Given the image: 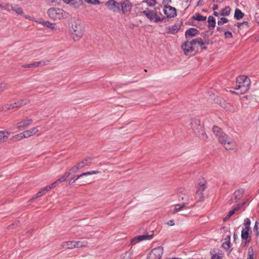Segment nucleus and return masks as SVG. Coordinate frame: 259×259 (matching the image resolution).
<instances>
[{
  "instance_id": "nucleus-1",
  "label": "nucleus",
  "mask_w": 259,
  "mask_h": 259,
  "mask_svg": "<svg viewBox=\"0 0 259 259\" xmlns=\"http://www.w3.org/2000/svg\"><path fill=\"white\" fill-rule=\"evenodd\" d=\"M212 131L219 142L223 145L226 149H233L235 147L234 140L224 133L217 126H213Z\"/></svg>"
},
{
  "instance_id": "nucleus-2",
  "label": "nucleus",
  "mask_w": 259,
  "mask_h": 259,
  "mask_svg": "<svg viewBox=\"0 0 259 259\" xmlns=\"http://www.w3.org/2000/svg\"><path fill=\"white\" fill-rule=\"evenodd\" d=\"M236 87L235 89L237 91V94H243L245 93L249 89L250 85V80L246 76L240 75L236 78Z\"/></svg>"
},
{
  "instance_id": "nucleus-3",
  "label": "nucleus",
  "mask_w": 259,
  "mask_h": 259,
  "mask_svg": "<svg viewBox=\"0 0 259 259\" xmlns=\"http://www.w3.org/2000/svg\"><path fill=\"white\" fill-rule=\"evenodd\" d=\"M191 127L195 136L202 140H206L207 136L203 126L200 124V121L198 119H194L191 122Z\"/></svg>"
},
{
  "instance_id": "nucleus-4",
  "label": "nucleus",
  "mask_w": 259,
  "mask_h": 259,
  "mask_svg": "<svg viewBox=\"0 0 259 259\" xmlns=\"http://www.w3.org/2000/svg\"><path fill=\"white\" fill-rule=\"evenodd\" d=\"M70 31L74 40L77 41L82 37L84 33V26L80 21H75L72 24Z\"/></svg>"
},
{
  "instance_id": "nucleus-5",
  "label": "nucleus",
  "mask_w": 259,
  "mask_h": 259,
  "mask_svg": "<svg viewBox=\"0 0 259 259\" xmlns=\"http://www.w3.org/2000/svg\"><path fill=\"white\" fill-rule=\"evenodd\" d=\"M207 188L206 181L203 179L201 180L197 185L195 198L197 201H203L204 200V191Z\"/></svg>"
},
{
  "instance_id": "nucleus-6",
  "label": "nucleus",
  "mask_w": 259,
  "mask_h": 259,
  "mask_svg": "<svg viewBox=\"0 0 259 259\" xmlns=\"http://www.w3.org/2000/svg\"><path fill=\"white\" fill-rule=\"evenodd\" d=\"M251 222L248 218L244 220L243 227L241 231V238L247 242L251 241V236L249 234L250 229Z\"/></svg>"
},
{
  "instance_id": "nucleus-7",
  "label": "nucleus",
  "mask_w": 259,
  "mask_h": 259,
  "mask_svg": "<svg viewBox=\"0 0 259 259\" xmlns=\"http://www.w3.org/2000/svg\"><path fill=\"white\" fill-rule=\"evenodd\" d=\"M144 14L149 20L151 21H153L155 23L162 22L166 21L165 17L161 18L159 17L156 12L152 10H145L141 12Z\"/></svg>"
},
{
  "instance_id": "nucleus-8",
  "label": "nucleus",
  "mask_w": 259,
  "mask_h": 259,
  "mask_svg": "<svg viewBox=\"0 0 259 259\" xmlns=\"http://www.w3.org/2000/svg\"><path fill=\"white\" fill-rule=\"evenodd\" d=\"M48 14L51 19L57 20L64 18L65 12L61 9L51 8L48 10Z\"/></svg>"
},
{
  "instance_id": "nucleus-9",
  "label": "nucleus",
  "mask_w": 259,
  "mask_h": 259,
  "mask_svg": "<svg viewBox=\"0 0 259 259\" xmlns=\"http://www.w3.org/2000/svg\"><path fill=\"white\" fill-rule=\"evenodd\" d=\"M163 12L166 16V18H173L177 16V10L171 6H165L163 9Z\"/></svg>"
},
{
  "instance_id": "nucleus-10",
  "label": "nucleus",
  "mask_w": 259,
  "mask_h": 259,
  "mask_svg": "<svg viewBox=\"0 0 259 259\" xmlns=\"http://www.w3.org/2000/svg\"><path fill=\"white\" fill-rule=\"evenodd\" d=\"M163 249L161 246L155 247L151 251L148 259H161Z\"/></svg>"
},
{
  "instance_id": "nucleus-11",
  "label": "nucleus",
  "mask_w": 259,
  "mask_h": 259,
  "mask_svg": "<svg viewBox=\"0 0 259 259\" xmlns=\"http://www.w3.org/2000/svg\"><path fill=\"white\" fill-rule=\"evenodd\" d=\"M133 8V4L130 0H122L121 2L120 11L123 14L130 12Z\"/></svg>"
},
{
  "instance_id": "nucleus-12",
  "label": "nucleus",
  "mask_w": 259,
  "mask_h": 259,
  "mask_svg": "<svg viewBox=\"0 0 259 259\" xmlns=\"http://www.w3.org/2000/svg\"><path fill=\"white\" fill-rule=\"evenodd\" d=\"M33 122L32 119H25L17 122L15 126L17 129L22 131L30 126Z\"/></svg>"
},
{
  "instance_id": "nucleus-13",
  "label": "nucleus",
  "mask_w": 259,
  "mask_h": 259,
  "mask_svg": "<svg viewBox=\"0 0 259 259\" xmlns=\"http://www.w3.org/2000/svg\"><path fill=\"white\" fill-rule=\"evenodd\" d=\"M193 46L192 41H185L182 45V49L186 55H190L194 51L195 49Z\"/></svg>"
},
{
  "instance_id": "nucleus-14",
  "label": "nucleus",
  "mask_w": 259,
  "mask_h": 259,
  "mask_svg": "<svg viewBox=\"0 0 259 259\" xmlns=\"http://www.w3.org/2000/svg\"><path fill=\"white\" fill-rule=\"evenodd\" d=\"M153 237V233H151L150 234H145L142 235L135 237L131 239V243H136L137 242H141L143 241L150 240Z\"/></svg>"
},
{
  "instance_id": "nucleus-15",
  "label": "nucleus",
  "mask_w": 259,
  "mask_h": 259,
  "mask_svg": "<svg viewBox=\"0 0 259 259\" xmlns=\"http://www.w3.org/2000/svg\"><path fill=\"white\" fill-rule=\"evenodd\" d=\"M182 24V22L180 21L178 23H175L171 26L166 27L167 33L171 34H175L178 32V30L180 29Z\"/></svg>"
},
{
  "instance_id": "nucleus-16",
  "label": "nucleus",
  "mask_w": 259,
  "mask_h": 259,
  "mask_svg": "<svg viewBox=\"0 0 259 259\" xmlns=\"http://www.w3.org/2000/svg\"><path fill=\"white\" fill-rule=\"evenodd\" d=\"M43 128L41 126H36L24 131L26 138L36 135L40 130Z\"/></svg>"
},
{
  "instance_id": "nucleus-17",
  "label": "nucleus",
  "mask_w": 259,
  "mask_h": 259,
  "mask_svg": "<svg viewBox=\"0 0 259 259\" xmlns=\"http://www.w3.org/2000/svg\"><path fill=\"white\" fill-rule=\"evenodd\" d=\"M93 159L91 157H88L83 159L81 162H78V166L81 169L85 166H89L91 165Z\"/></svg>"
},
{
  "instance_id": "nucleus-18",
  "label": "nucleus",
  "mask_w": 259,
  "mask_h": 259,
  "mask_svg": "<svg viewBox=\"0 0 259 259\" xmlns=\"http://www.w3.org/2000/svg\"><path fill=\"white\" fill-rule=\"evenodd\" d=\"M199 34V31L195 28H191L187 30L185 32V36L186 38L189 37L195 36Z\"/></svg>"
},
{
  "instance_id": "nucleus-19",
  "label": "nucleus",
  "mask_w": 259,
  "mask_h": 259,
  "mask_svg": "<svg viewBox=\"0 0 259 259\" xmlns=\"http://www.w3.org/2000/svg\"><path fill=\"white\" fill-rule=\"evenodd\" d=\"M245 192V190L243 188H240L236 191L234 193V198L235 199V202H237L242 197Z\"/></svg>"
},
{
  "instance_id": "nucleus-20",
  "label": "nucleus",
  "mask_w": 259,
  "mask_h": 259,
  "mask_svg": "<svg viewBox=\"0 0 259 259\" xmlns=\"http://www.w3.org/2000/svg\"><path fill=\"white\" fill-rule=\"evenodd\" d=\"M11 133L7 131H0V142H6L10 136Z\"/></svg>"
},
{
  "instance_id": "nucleus-21",
  "label": "nucleus",
  "mask_w": 259,
  "mask_h": 259,
  "mask_svg": "<svg viewBox=\"0 0 259 259\" xmlns=\"http://www.w3.org/2000/svg\"><path fill=\"white\" fill-rule=\"evenodd\" d=\"M188 205V203H183L181 204H176L175 205L174 209L172 211V213L175 214L178 211H180L181 210L183 209L184 208L186 207V206Z\"/></svg>"
},
{
  "instance_id": "nucleus-22",
  "label": "nucleus",
  "mask_w": 259,
  "mask_h": 259,
  "mask_svg": "<svg viewBox=\"0 0 259 259\" xmlns=\"http://www.w3.org/2000/svg\"><path fill=\"white\" fill-rule=\"evenodd\" d=\"M116 1L114 0H109L108 1L105 5L111 10L115 11V8L116 6Z\"/></svg>"
},
{
  "instance_id": "nucleus-23",
  "label": "nucleus",
  "mask_w": 259,
  "mask_h": 259,
  "mask_svg": "<svg viewBox=\"0 0 259 259\" xmlns=\"http://www.w3.org/2000/svg\"><path fill=\"white\" fill-rule=\"evenodd\" d=\"M207 22L208 23V27L209 29L211 30V27L213 29L215 26V19L211 16H210L208 18Z\"/></svg>"
},
{
  "instance_id": "nucleus-24",
  "label": "nucleus",
  "mask_w": 259,
  "mask_h": 259,
  "mask_svg": "<svg viewBox=\"0 0 259 259\" xmlns=\"http://www.w3.org/2000/svg\"><path fill=\"white\" fill-rule=\"evenodd\" d=\"M244 15V13L242 12V11L238 9H236L235 10L234 13V17L236 20H240L243 17Z\"/></svg>"
},
{
  "instance_id": "nucleus-25",
  "label": "nucleus",
  "mask_w": 259,
  "mask_h": 259,
  "mask_svg": "<svg viewBox=\"0 0 259 259\" xmlns=\"http://www.w3.org/2000/svg\"><path fill=\"white\" fill-rule=\"evenodd\" d=\"M192 19L194 20H197L198 21H204L205 22L206 20V17L203 16L199 13H197L195 16L192 17Z\"/></svg>"
},
{
  "instance_id": "nucleus-26",
  "label": "nucleus",
  "mask_w": 259,
  "mask_h": 259,
  "mask_svg": "<svg viewBox=\"0 0 259 259\" xmlns=\"http://www.w3.org/2000/svg\"><path fill=\"white\" fill-rule=\"evenodd\" d=\"M70 175V172H66L65 173H64V175H63L60 178L57 179L56 181L58 183H62L65 181Z\"/></svg>"
},
{
  "instance_id": "nucleus-27",
  "label": "nucleus",
  "mask_w": 259,
  "mask_h": 259,
  "mask_svg": "<svg viewBox=\"0 0 259 259\" xmlns=\"http://www.w3.org/2000/svg\"><path fill=\"white\" fill-rule=\"evenodd\" d=\"M23 138H26L24 132L14 136L12 137V140L17 141L21 140Z\"/></svg>"
},
{
  "instance_id": "nucleus-28",
  "label": "nucleus",
  "mask_w": 259,
  "mask_h": 259,
  "mask_svg": "<svg viewBox=\"0 0 259 259\" xmlns=\"http://www.w3.org/2000/svg\"><path fill=\"white\" fill-rule=\"evenodd\" d=\"M247 259H255L254 251L252 246L248 248Z\"/></svg>"
},
{
  "instance_id": "nucleus-29",
  "label": "nucleus",
  "mask_w": 259,
  "mask_h": 259,
  "mask_svg": "<svg viewBox=\"0 0 259 259\" xmlns=\"http://www.w3.org/2000/svg\"><path fill=\"white\" fill-rule=\"evenodd\" d=\"M231 9L229 7H226L223 9L220 12V15L222 16H228L230 15Z\"/></svg>"
},
{
  "instance_id": "nucleus-30",
  "label": "nucleus",
  "mask_w": 259,
  "mask_h": 259,
  "mask_svg": "<svg viewBox=\"0 0 259 259\" xmlns=\"http://www.w3.org/2000/svg\"><path fill=\"white\" fill-rule=\"evenodd\" d=\"M191 41L192 43L193 44L194 46L196 44H198L200 46H202V45L206 44V42H204L202 40V38L200 37L196 38L195 39H194Z\"/></svg>"
},
{
  "instance_id": "nucleus-31",
  "label": "nucleus",
  "mask_w": 259,
  "mask_h": 259,
  "mask_svg": "<svg viewBox=\"0 0 259 259\" xmlns=\"http://www.w3.org/2000/svg\"><path fill=\"white\" fill-rule=\"evenodd\" d=\"M259 223L257 221H256L254 224V226L253 228V232L256 238H258L259 237V228H258Z\"/></svg>"
},
{
  "instance_id": "nucleus-32",
  "label": "nucleus",
  "mask_w": 259,
  "mask_h": 259,
  "mask_svg": "<svg viewBox=\"0 0 259 259\" xmlns=\"http://www.w3.org/2000/svg\"><path fill=\"white\" fill-rule=\"evenodd\" d=\"M179 201H185V203H188V204L189 203V195L188 193L184 194L183 195H180L179 196Z\"/></svg>"
},
{
  "instance_id": "nucleus-33",
  "label": "nucleus",
  "mask_w": 259,
  "mask_h": 259,
  "mask_svg": "<svg viewBox=\"0 0 259 259\" xmlns=\"http://www.w3.org/2000/svg\"><path fill=\"white\" fill-rule=\"evenodd\" d=\"M13 11L15 12L16 13L21 15L23 13V10L21 8L17 6H15L12 8Z\"/></svg>"
},
{
  "instance_id": "nucleus-34",
  "label": "nucleus",
  "mask_w": 259,
  "mask_h": 259,
  "mask_svg": "<svg viewBox=\"0 0 259 259\" xmlns=\"http://www.w3.org/2000/svg\"><path fill=\"white\" fill-rule=\"evenodd\" d=\"M237 26L240 29L247 28L249 27L248 23L247 21H244L242 23H238Z\"/></svg>"
},
{
  "instance_id": "nucleus-35",
  "label": "nucleus",
  "mask_w": 259,
  "mask_h": 259,
  "mask_svg": "<svg viewBox=\"0 0 259 259\" xmlns=\"http://www.w3.org/2000/svg\"><path fill=\"white\" fill-rule=\"evenodd\" d=\"M83 245L81 244H66V248H78V247H82Z\"/></svg>"
},
{
  "instance_id": "nucleus-36",
  "label": "nucleus",
  "mask_w": 259,
  "mask_h": 259,
  "mask_svg": "<svg viewBox=\"0 0 259 259\" xmlns=\"http://www.w3.org/2000/svg\"><path fill=\"white\" fill-rule=\"evenodd\" d=\"M223 253L222 251L212 254L211 259H223Z\"/></svg>"
},
{
  "instance_id": "nucleus-37",
  "label": "nucleus",
  "mask_w": 259,
  "mask_h": 259,
  "mask_svg": "<svg viewBox=\"0 0 259 259\" xmlns=\"http://www.w3.org/2000/svg\"><path fill=\"white\" fill-rule=\"evenodd\" d=\"M47 62H48L47 61ZM46 61H38V62H35L34 63H32L31 66L32 67H38L39 66H44L46 64Z\"/></svg>"
},
{
  "instance_id": "nucleus-38",
  "label": "nucleus",
  "mask_w": 259,
  "mask_h": 259,
  "mask_svg": "<svg viewBox=\"0 0 259 259\" xmlns=\"http://www.w3.org/2000/svg\"><path fill=\"white\" fill-rule=\"evenodd\" d=\"M143 2L146 3L149 7L154 6L157 3L156 0H144Z\"/></svg>"
},
{
  "instance_id": "nucleus-39",
  "label": "nucleus",
  "mask_w": 259,
  "mask_h": 259,
  "mask_svg": "<svg viewBox=\"0 0 259 259\" xmlns=\"http://www.w3.org/2000/svg\"><path fill=\"white\" fill-rule=\"evenodd\" d=\"M8 89L7 83L3 82L0 83V93Z\"/></svg>"
},
{
  "instance_id": "nucleus-40",
  "label": "nucleus",
  "mask_w": 259,
  "mask_h": 259,
  "mask_svg": "<svg viewBox=\"0 0 259 259\" xmlns=\"http://www.w3.org/2000/svg\"><path fill=\"white\" fill-rule=\"evenodd\" d=\"M222 247L225 249L228 253H230L232 250L231 244H222Z\"/></svg>"
},
{
  "instance_id": "nucleus-41",
  "label": "nucleus",
  "mask_w": 259,
  "mask_h": 259,
  "mask_svg": "<svg viewBox=\"0 0 259 259\" xmlns=\"http://www.w3.org/2000/svg\"><path fill=\"white\" fill-rule=\"evenodd\" d=\"M99 173H100V171H98V170H92V171H87V172H83L82 173V175H83V176H88V175L98 174H99Z\"/></svg>"
},
{
  "instance_id": "nucleus-42",
  "label": "nucleus",
  "mask_w": 259,
  "mask_h": 259,
  "mask_svg": "<svg viewBox=\"0 0 259 259\" xmlns=\"http://www.w3.org/2000/svg\"><path fill=\"white\" fill-rule=\"evenodd\" d=\"M15 108L14 106L13 105V104H8L4 106L3 107V110L5 111L8 110H12L13 109Z\"/></svg>"
},
{
  "instance_id": "nucleus-43",
  "label": "nucleus",
  "mask_w": 259,
  "mask_h": 259,
  "mask_svg": "<svg viewBox=\"0 0 259 259\" xmlns=\"http://www.w3.org/2000/svg\"><path fill=\"white\" fill-rule=\"evenodd\" d=\"M228 19L225 17L221 18L220 20L218 22V24L219 25H222L224 23L228 22Z\"/></svg>"
},
{
  "instance_id": "nucleus-44",
  "label": "nucleus",
  "mask_w": 259,
  "mask_h": 259,
  "mask_svg": "<svg viewBox=\"0 0 259 259\" xmlns=\"http://www.w3.org/2000/svg\"><path fill=\"white\" fill-rule=\"evenodd\" d=\"M81 169L80 168V167L78 166V164H77L76 165L73 166L71 169H70V171H71V174H74V173H76L77 172V171Z\"/></svg>"
},
{
  "instance_id": "nucleus-45",
  "label": "nucleus",
  "mask_w": 259,
  "mask_h": 259,
  "mask_svg": "<svg viewBox=\"0 0 259 259\" xmlns=\"http://www.w3.org/2000/svg\"><path fill=\"white\" fill-rule=\"evenodd\" d=\"M133 254L131 252H126L124 254L122 259H131L132 258Z\"/></svg>"
},
{
  "instance_id": "nucleus-46",
  "label": "nucleus",
  "mask_w": 259,
  "mask_h": 259,
  "mask_svg": "<svg viewBox=\"0 0 259 259\" xmlns=\"http://www.w3.org/2000/svg\"><path fill=\"white\" fill-rule=\"evenodd\" d=\"M235 212V211L234 210V209L231 211H230L228 212V214L225 217L224 219V221H225L227 220H228L230 217H231L232 215H233Z\"/></svg>"
},
{
  "instance_id": "nucleus-47",
  "label": "nucleus",
  "mask_w": 259,
  "mask_h": 259,
  "mask_svg": "<svg viewBox=\"0 0 259 259\" xmlns=\"http://www.w3.org/2000/svg\"><path fill=\"white\" fill-rule=\"evenodd\" d=\"M84 1L87 3L92 5H99L100 3L98 0H84Z\"/></svg>"
},
{
  "instance_id": "nucleus-48",
  "label": "nucleus",
  "mask_w": 259,
  "mask_h": 259,
  "mask_svg": "<svg viewBox=\"0 0 259 259\" xmlns=\"http://www.w3.org/2000/svg\"><path fill=\"white\" fill-rule=\"evenodd\" d=\"M83 175H82V173L78 176H77V177H75V176H73L72 177V180H73V181H70L69 182V184H72L73 183H74L76 180H77L78 179H79V178H80L81 177H83Z\"/></svg>"
},
{
  "instance_id": "nucleus-49",
  "label": "nucleus",
  "mask_w": 259,
  "mask_h": 259,
  "mask_svg": "<svg viewBox=\"0 0 259 259\" xmlns=\"http://www.w3.org/2000/svg\"><path fill=\"white\" fill-rule=\"evenodd\" d=\"M21 103V106H23L24 105H27L30 102V100L28 99H23L19 101Z\"/></svg>"
},
{
  "instance_id": "nucleus-50",
  "label": "nucleus",
  "mask_w": 259,
  "mask_h": 259,
  "mask_svg": "<svg viewBox=\"0 0 259 259\" xmlns=\"http://www.w3.org/2000/svg\"><path fill=\"white\" fill-rule=\"evenodd\" d=\"M224 35L226 38H231L233 36L232 32L229 31L225 32Z\"/></svg>"
},
{
  "instance_id": "nucleus-51",
  "label": "nucleus",
  "mask_w": 259,
  "mask_h": 259,
  "mask_svg": "<svg viewBox=\"0 0 259 259\" xmlns=\"http://www.w3.org/2000/svg\"><path fill=\"white\" fill-rule=\"evenodd\" d=\"M42 195L41 191H38L35 195L32 197V199H36Z\"/></svg>"
},
{
  "instance_id": "nucleus-52",
  "label": "nucleus",
  "mask_w": 259,
  "mask_h": 259,
  "mask_svg": "<svg viewBox=\"0 0 259 259\" xmlns=\"http://www.w3.org/2000/svg\"><path fill=\"white\" fill-rule=\"evenodd\" d=\"M44 25L52 29L54 28V27L53 26V24H52L49 21H46L44 23Z\"/></svg>"
},
{
  "instance_id": "nucleus-53",
  "label": "nucleus",
  "mask_w": 259,
  "mask_h": 259,
  "mask_svg": "<svg viewBox=\"0 0 259 259\" xmlns=\"http://www.w3.org/2000/svg\"><path fill=\"white\" fill-rule=\"evenodd\" d=\"M244 205V203H243L242 204H238L236 207L234 208V210L236 211L240 209Z\"/></svg>"
},
{
  "instance_id": "nucleus-54",
  "label": "nucleus",
  "mask_w": 259,
  "mask_h": 259,
  "mask_svg": "<svg viewBox=\"0 0 259 259\" xmlns=\"http://www.w3.org/2000/svg\"><path fill=\"white\" fill-rule=\"evenodd\" d=\"M224 240L225 241L223 243H230V235H227Z\"/></svg>"
},
{
  "instance_id": "nucleus-55",
  "label": "nucleus",
  "mask_w": 259,
  "mask_h": 259,
  "mask_svg": "<svg viewBox=\"0 0 259 259\" xmlns=\"http://www.w3.org/2000/svg\"><path fill=\"white\" fill-rule=\"evenodd\" d=\"M13 104V105L14 106L15 108H19V107H21V103L19 101L18 102H15Z\"/></svg>"
},
{
  "instance_id": "nucleus-56",
  "label": "nucleus",
  "mask_w": 259,
  "mask_h": 259,
  "mask_svg": "<svg viewBox=\"0 0 259 259\" xmlns=\"http://www.w3.org/2000/svg\"><path fill=\"white\" fill-rule=\"evenodd\" d=\"M65 3L67 4H73L74 0H62Z\"/></svg>"
},
{
  "instance_id": "nucleus-57",
  "label": "nucleus",
  "mask_w": 259,
  "mask_h": 259,
  "mask_svg": "<svg viewBox=\"0 0 259 259\" xmlns=\"http://www.w3.org/2000/svg\"><path fill=\"white\" fill-rule=\"evenodd\" d=\"M58 184V183L57 182V181H56L55 182H53L52 184L49 186H50V188L51 189L53 188H55L57 185Z\"/></svg>"
},
{
  "instance_id": "nucleus-58",
  "label": "nucleus",
  "mask_w": 259,
  "mask_h": 259,
  "mask_svg": "<svg viewBox=\"0 0 259 259\" xmlns=\"http://www.w3.org/2000/svg\"><path fill=\"white\" fill-rule=\"evenodd\" d=\"M120 5H121V2L118 3V2H116L115 8H117V10L119 11H120Z\"/></svg>"
},
{
  "instance_id": "nucleus-59",
  "label": "nucleus",
  "mask_w": 259,
  "mask_h": 259,
  "mask_svg": "<svg viewBox=\"0 0 259 259\" xmlns=\"http://www.w3.org/2000/svg\"><path fill=\"white\" fill-rule=\"evenodd\" d=\"M18 224H19V222H15L14 224H12L11 225L9 226L8 229H11L13 228L14 226H17Z\"/></svg>"
},
{
  "instance_id": "nucleus-60",
  "label": "nucleus",
  "mask_w": 259,
  "mask_h": 259,
  "mask_svg": "<svg viewBox=\"0 0 259 259\" xmlns=\"http://www.w3.org/2000/svg\"><path fill=\"white\" fill-rule=\"evenodd\" d=\"M51 190L50 186L49 185L43 188V191H46V192H48Z\"/></svg>"
},
{
  "instance_id": "nucleus-61",
  "label": "nucleus",
  "mask_w": 259,
  "mask_h": 259,
  "mask_svg": "<svg viewBox=\"0 0 259 259\" xmlns=\"http://www.w3.org/2000/svg\"><path fill=\"white\" fill-rule=\"evenodd\" d=\"M32 65V63H30V64H27V65H23L22 66V67L23 68H30V67H32L31 66Z\"/></svg>"
},
{
  "instance_id": "nucleus-62",
  "label": "nucleus",
  "mask_w": 259,
  "mask_h": 259,
  "mask_svg": "<svg viewBox=\"0 0 259 259\" xmlns=\"http://www.w3.org/2000/svg\"><path fill=\"white\" fill-rule=\"evenodd\" d=\"M167 224L169 226H174L175 225V222L174 220H170L168 222Z\"/></svg>"
},
{
  "instance_id": "nucleus-63",
  "label": "nucleus",
  "mask_w": 259,
  "mask_h": 259,
  "mask_svg": "<svg viewBox=\"0 0 259 259\" xmlns=\"http://www.w3.org/2000/svg\"><path fill=\"white\" fill-rule=\"evenodd\" d=\"M202 2H203V1L202 0H199L198 2L197 3V6H202L203 4H202Z\"/></svg>"
},
{
  "instance_id": "nucleus-64",
  "label": "nucleus",
  "mask_w": 259,
  "mask_h": 259,
  "mask_svg": "<svg viewBox=\"0 0 259 259\" xmlns=\"http://www.w3.org/2000/svg\"><path fill=\"white\" fill-rule=\"evenodd\" d=\"M171 2V0H163V4H167Z\"/></svg>"
}]
</instances>
